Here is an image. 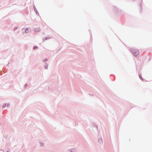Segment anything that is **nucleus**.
<instances>
[{"label":"nucleus","mask_w":152,"mask_h":152,"mask_svg":"<svg viewBox=\"0 0 152 152\" xmlns=\"http://www.w3.org/2000/svg\"><path fill=\"white\" fill-rule=\"evenodd\" d=\"M40 30V29H39L38 28V30L37 29V30H36V29H35V31H39Z\"/></svg>","instance_id":"7ed1b4c3"},{"label":"nucleus","mask_w":152,"mask_h":152,"mask_svg":"<svg viewBox=\"0 0 152 152\" xmlns=\"http://www.w3.org/2000/svg\"><path fill=\"white\" fill-rule=\"evenodd\" d=\"M35 48H37V47H35Z\"/></svg>","instance_id":"20e7f679"},{"label":"nucleus","mask_w":152,"mask_h":152,"mask_svg":"<svg viewBox=\"0 0 152 152\" xmlns=\"http://www.w3.org/2000/svg\"><path fill=\"white\" fill-rule=\"evenodd\" d=\"M35 48H37V47H35Z\"/></svg>","instance_id":"39448f33"},{"label":"nucleus","mask_w":152,"mask_h":152,"mask_svg":"<svg viewBox=\"0 0 152 152\" xmlns=\"http://www.w3.org/2000/svg\"><path fill=\"white\" fill-rule=\"evenodd\" d=\"M30 31V28H27L26 29L25 31H26V33H27L29 31Z\"/></svg>","instance_id":"f03ea898"},{"label":"nucleus","mask_w":152,"mask_h":152,"mask_svg":"<svg viewBox=\"0 0 152 152\" xmlns=\"http://www.w3.org/2000/svg\"><path fill=\"white\" fill-rule=\"evenodd\" d=\"M132 53L134 56H137L139 53L138 50L135 49H133L132 51Z\"/></svg>","instance_id":"f257e3e1"},{"label":"nucleus","mask_w":152,"mask_h":152,"mask_svg":"<svg viewBox=\"0 0 152 152\" xmlns=\"http://www.w3.org/2000/svg\"><path fill=\"white\" fill-rule=\"evenodd\" d=\"M1 151H0V152Z\"/></svg>","instance_id":"423d86ee"}]
</instances>
